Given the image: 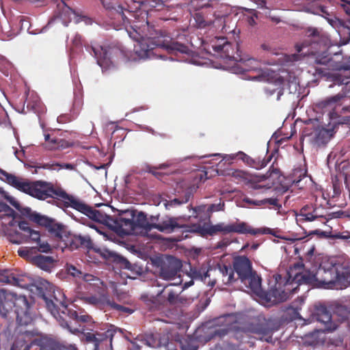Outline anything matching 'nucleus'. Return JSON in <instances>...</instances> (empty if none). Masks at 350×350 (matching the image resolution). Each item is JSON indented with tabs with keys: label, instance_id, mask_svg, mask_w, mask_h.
<instances>
[{
	"label": "nucleus",
	"instance_id": "obj_30",
	"mask_svg": "<svg viewBox=\"0 0 350 350\" xmlns=\"http://www.w3.org/2000/svg\"><path fill=\"white\" fill-rule=\"evenodd\" d=\"M55 167H59V169H66L68 170H76V164L73 163H44L40 165H33L31 166V168H33V170H31L32 174H37L38 169H46L50 170H56Z\"/></svg>",
	"mask_w": 350,
	"mask_h": 350
},
{
	"label": "nucleus",
	"instance_id": "obj_14",
	"mask_svg": "<svg viewBox=\"0 0 350 350\" xmlns=\"http://www.w3.org/2000/svg\"><path fill=\"white\" fill-rule=\"evenodd\" d=\"M23 350H78L75 345H63L50 338H40L27 345Z\"/></svg>",
	"mask_w": 350,
	"mask_h": 350
},
{
	"label": "nucleus",
	"instance_id": "obj_58",
	"mask_svg": "<svg viewBox=\"0 0 350 350\" xmlns=\"http://www.w3.org/2000/svg\"><path fill=\"white\" fill-rule=\"evenodd\" d=\"M258 64V62L254 59H248L246 61V66H250L248 68H245V70H255Z\"/></svg>",
	"mask_w": 350,
	"mask_h": 350
},
{
	"label": "nucleus",
	"instance_id": "obj_64",
	"mask_svg": "<svg viewBox=\"0 0 350 350\" xmlns=\"http://www.w3.org/2000/svg\"><path fill=\"white\" fill-rule=\"evenodd\" d=\"M228 241L222 240L217 243L216 248L220 249L223 247H226L228 245Z\"/></svg>",
	"mask_w": 350,
	"mask_h": 350
},
{
	"label": "nucleus",
	"instance_id": "obj_55",
	"mask_svg": "<svg viewBox=\"0 0 350 350\" xmlns=\"http://www.w3.org/2000/svg\"><path fill=\"white\" fill-rule=\"evenodd\" d=\"M178 295L176 292L170 290L168 293L167 300L170 305L176 304V300L178 298Z\"/></svg>",
	"mask_w": 350,
	"mask_h": 350
},
{
	"label": "nucleus",
	"instance_id": "obj_6",
	"mask_svg": "<svg viewBox=\"0 0 350 350\" xmlns=\"http://www.w3.org/2000/svg\"><path fill=\"white\" fill-rule=\"evenodd\" d=\"M0 175L8 184L33 198L42 200L53 198L57 200L58 206L68 208V204L72 196L67 193L62 188L55 187L51 183L42 180L23 181L15 175L9 174L1 168Z\"/></svg>",
	"mask_w": 350,
	"mask_h": 350
},
{
	"label": "nucleus",
	"instance_id": "obj_23",
	"mask_svg": "<svg viewBox=\"0 0 350 350\" xmlns=\"http://www.w3.org/2000/svg\"><path fill=\"white\" fill-rule=\"evenodd\" d=\"M85 304L92 305L102 310H107L109 304H110V298L106 295L99 296H88L82 298Z\"/></svg>",
	"mask_w": 350,
	"mask_h": 350
},
{
	"label": "nucleus",
	"instance_id": "obj_16",
	"mask_svg": "<svg viewBox=\"0 0 350 350\" xmlns=\"http://www.w3.org/2000/svg\"><path fill=\"white\" fill-rule=\"evenodd\" d=\"M303 133L304 136L314 135L315 144L321 146L326 144L330 140L334 131V127L331 129L319 126L314 128V124H308L304 129Z\"/></svg>",
	"mask_w": 350,
	"mask_h": 350
},
{
	"label": "nucleus",
	"instance_id": "obj_5",
	"mask_svg": "<svg viewBox=\"0 0 350 350\" xmlns=\"http://www.w3.org/2000/svg\"><path fill=\"white\" fill-rule=\"evenodd\" d=\"M312 279L310 271L305 270L302 263L295 262L290 266L284 279L281 275H277L275 286L268 291L261 292L260 297L269 306L285 301L297 291L299 285H310Z\"/></svg>",
	"mask_w": 350,
	"mask_h": 350
},
{
	"label": "nucleus",
	"instance_id": "obj_3",
	"mask_svg": "<svg viewBox=\"0 0 350 350\" xmlns=\"http://www.w3.org/2000/svg\"><path fill=\"white\" fill-rule=\"evenodd\" d=\"M0 283L22 288H27L30 285L29 279L27 275L8 269L0 270ZM29 309L30 305L25 296H18L5 289H0V314L2 317L8 318L14 312L18 324L27 325L33 321Z\"/></svg>",
	"mask_w": 350,
	"mask_h": 350
},
{
	"label": "nucleus",
	"instance_id": "obj_49",
	"mask_svg": "<svg viewBox=\"0 0 350 350\" xmlns=\"http://www.w3.org/2000/svg\"><path fill=\"white\" fill-rule=\"evenodd\" d=\"M36 244L38 250L40 252L48 253L51 250V247L46 241L41 239L40 242L39 241Z\"/></svg>",
	"mask_w": 350,
	"mask_h": 350
},
{
	"label": "nucleus",
	"instance_id": "obj_62",
	"mask_svg": "<svg viewBox=\"0 0 350 350\" xmlns=\"http://www.w3.org/2000/svg\"><path fill=\"white\" fill-rule=\"evenodd\" d=\"M54 137H51V135L47 133L44 134V139L45 142L47 143V147L49 149H50V146H52V139Z\"/></svg>",
	"mask_w": 350,
	"mask_h": 350
},
{
	"label": "nucleus",
	"instance_id": "obj_9",
	"mask_svg": "<svg viewBox=\"0 0 350 350\" xmlns=\"http://www.w3.org/2000/svg\"><path fill=\"white\" fill-rule=\"evenodd\" d=\"M66 247L70 250L77 249H84L87 250V256L90 258L89 261L98 260V257L102 256L96 252L99 248H94L92 241L89 235L82 236L81 234H75L68 233L64 236V241Z\"/></svg>",
	"mask_w": 350,
	"mask_h": 350
},
{
	"label": "nucleus",
	"instance_id": "obj_24",
	"mask_svg": "<svg viewBox=\"0 0 350 350\" xmlns=\"http://www.w3.org/2000/svg\"><path fill=\"white\" fill-rule=\"evenodd\" d=\"M152 215L149 219L147 218L146 215L144 212H139L135 213L134 224L135 231L141 228L144 230L146 232H150L153 227Z\"/></svg>",
	"mask_w": 350,
	"mask_h": 350
},
{
	"label": "nucleus",
	"instance_id": "obj_11",
	"mask_svg": "<svg viewBox=\"0 0 350 350\" xmlns=\"http://www.w3.org/2000/svg\"><path fill=\"white\" fill-rule=\"evenodd\" d=\"M345 92H339L338 94L327 97L314 105L315 110L324 114L327 113V116L331 120H335L338 118V113L336 112V108L340 105V101L345 97Z\"/></svg>",
	"mask_w": 350,
	"mask_h": 350
},
{
	"label": "nucleus",
	"instance_id": "obj_52",
	"mask_svg": "<svg viewBox=\"0 0 350 350\" xmlns=\"http://www.w3.org/2000/svg\"><path fill=\"white\" fill-rule=\"evenodd\" d=\"M135 213H137V211L135 210L127 209L121 211V213H120L118 216H122V218L134 220Z\"/></svg>",
	"mask_w": 350,
	"mask_h": 350
},
{
	"label": "nucleus",
	"instance_id": "obj_56",
	"mask_svg": "<svg viewBox=\"0 0 350 350\" xmlns=\"http://www.w3.org/2000/svg\"><path fill=\"white\" fill-rule=\"evenodd\" d=\"M3 210L5 212L8 213V215L9 216H12L13 217L12 221L10 223V224L11 226H13L14 225V224H13L14 218V216L16 215L15 211L12 208H10L8 204H3Z\"/></svg>",
	"mask_w": 350,
	"mask_h": 350
},
{
	"label": "nucleus",
	"instance_id": "obj_50",
	"mask_svg": "<svg viewBox=\"0 0 350 350\" xmlns=\"http://www.w3.org/2000/svg\"><path fill=\"white\" fill-rule=\"evenodd\" d=\"M67 271L69 275L79 279H81L83 274V272L81 270L72 265H67Z\"/></svg>",
	"mask_w": 350,
	"mask_h": 350
},
{
	"label": "nucleus",
	"instance_id": "obj_28",
	"mask_svg": "<svg viewBox=\"0 0 350 350\" xmlns=\"http://www.w3.org/2000/svg\"><path fill=\"white\" fill-rule=\"evenodd\" d=\"M62 314L65 315L66 318L73 320L76 323H88L92 320V317L90 315L87 314L79 315L76 310L68 308V306L65 304H62Z\"/></svg>",
	"mask_w": 350,
	"mask_h": 350
},
{
	"label": "nucleus",
	"instance_id": "obj_2",
	"mask_svg": "<svg viewBox=\"0 0 350 350\" xmlns=\"http://www.w3.org/2000/svg\"><path fill=\"white\" fill-rule=\"evenodd\" d=\"M190 217V216L170 217L158 215L152 217V221H154L152 229H157L158 231L165 234H170L178 229H182L183 232L197 233L202 237L206 235L213 236L219 232L224 234L234 232L252 235L258 234H272L275 237H278L275 234L276 231L273 229L269 228L254 229L243 221H236L228 224L221 222L215 225L204 223L202 226L199 224H187V222L189 220Z\"/></svg>",
	"mask_w": 350,
	"mask_h": 350
},
{
	"label": "nucleus",
	"instance_id": "obj_19",
	"mask_svg": "<svg viewBox=\"0 0 350 350\" xmlns=\"http://www.w3.org/2000/svg\"><path fill=\"white\" fill-rule=\"evenodd\" d=\"M313 315L317 321L324 325L326 331L332 332L336 329L337 325L332 321L331 312L326 306H317Z\"/></svg>",
	"mask_w": 350,
	"mask_h": 350
},
{
	"label": "nucleus",
	"instance_id": "obj_57",
	"mask_svg": "<svg viewBox=\"0 0 350 350\" xmlns=\"http://www.w3.org/2000/svg\"><path fill=\"white\" fill-rule=\"evenodd\" d=\"M189 303H190L189 299H187L186 297H183L182 296L178 295V298L176 300V304H174V305L177 306H185L187 304H189Z\"/></svg>",
	"mask_w": 350,
	"mask_h": 350
},
{
	"label": "nucleus",
	"instance_id": "obj_46",
	"mask_svg": "<svg viewBox=\"0 0 350 350\" xmlns=\"http://www.w3.org/2000/svg\"><path fill=\"white\" fill-rule=\"evenodd\" d=\"M325 18H326L327 21L332 27L338 31L341 27H343V20H340L336 16L332 18L325 16Z\"/></svg>",
	"mask_w": 350,
	"mask_h": 350
},
{
	"label": "nucleus",
	"instance_id": "obj_63",
	"mask_svg": "<svg viewBox=\"0 0 350 350\" xmlns=\"http://www.w3.org/2000/svg\"><path fill=\"white\" fill-rule=\"evenodd\" d=\"M314 247H312L310 249H309L306 254V258L308 260L310 261L314 254Z\"/></svg>",
	"mask_w": 350,
	"mask_h": 350
},
{
	"label": "nucleus",
	"instance_id": "obj_20",
	"mask_svg": "<svg viewBox=\"0 0 350 350\" xmlns=\"http://www.w3.org/2000/svg\"><path fill=\"white\" fill-rule=\"evenodd\" d=\"M236 158L242 160L246 165L251 167L260 170L267 165L271 159V157H269L267 159H262L260 157L253 158L246 154L243 152L240 151L236 155L231 157V159H234Z\"/></svg>",
	"mask_w": 350,
	"mask_h": 350
},
{
	"label": "nucleus",
	"instance_id": "obj_22",
	"mask_svg": "<svg viewBox=\"0 0 350 350\" xmlns=\"http://www.w3.org/2000/svg\"><path fill=\"white\" fill-rule=\"evenodd\" d=\"M22 215L27 217L31 221L36 222L40 226H44L46 228L50 226L53 219H51L46 216L42 215L36 212H33L29 207L25 208L21 211Z\"/></svg>",
	"mask_w": 350,
	"mask_h": 350
},
{
	"label": "nucleus",
	"instance_id": "obj_42",
	"mask_svg": "<svg viewBox=\"0 0 350 350\" xmlns=\"http://www.w3.org/2000/svg\"><path fill=\"white\" fill-rule=\"evenodd\" d=\"M70 146V144L68 142L54 137L52 139V146H50V149H57V148H66Z\"/></svg>",
	"mask_w": 350,
	"mask_h": 350
},
{
	"label": "nucleus",
	"instance_id": "obj_47",
	"mask_svg": "<svg viewBox=\"0 0 350 350\" xmlns=\"http://www.w3.org/2000/svg\"><path fill=\"white\" fill-rule=\"evenodd\" d=\"M303 219L306 221H312L319 218L324 219V215H317V208H314L312 212L306 214H301Z\"/></svg>",
	"mask_w": 350,
	"mask_h": 350
},
{
	"label": "nucleus",
	"instance_id": "obj_12",
	"mask_svg": "<svg viewBox=\"0 0 350 350\" xmlns=\"http://www.w3.org/2000/svg\"><path fill=\"white\" fill-rule=\"evenodd\" d=\"M56 303L53 300L45 298V303L47 310L57 320L60 325L66 328L72 334H77L80 332V326L74 327L72 325L71 322L66 319V317L62 312L63 301H59L55 298Z\"/></svg>",
	"mask_w": 350,
	"mask_h": 350
},
{
	"label": "nucleus",
	"instance_id": "obj_15",
	"mask_svg": "<svg viewBox=\"0 0 350 350\" xmlns=\"http://www.w3.org/2000/svg\"><path fill=\"white\" fill-rule=\"evenodd\" d=\"M240 331L247 336L255 334L260 340H262L263 337L266 336H269L271 338L273 333V329L265 319L254 320L242 327Z\"/></svg>",
	"mask_w": 350,
	"mask_h": 350
},
{
	"label": "nucleus",
	"instance_id": "obj_41",
	"mask_svg": "<svg viewBox=\"0 0 350 350\" xmlns=\"http://www.w3.org/2000/svg\"><path fill=\"white\" fill-rule=\"evenodd\" d=\"M226 41L227 38L225 37H215L211 40L210 45L215 52L219 53Z\"/></svg>",
	"mask_w": 350,
	"mask_h": 350
},
{
	"label": "nucleus",
	"instance_id": "obj_27",
	"mask_svg": "<svg viewBox=\"0 0 350 350\" xmlns=\"http://www.w3.org/2000/svg\"><path fill=\"white\" fill-rule=\"evenodd\" d=\"M72 14H74V11L66 5L64 0H59L54 12V16L62 19L66 23L70 21Z\"/></svg>",
	"mask_w": 350,
	"mask_h": 350
},
{
	"label": "nucleus",
	"instance_id": "obj_60",
	"mask_svg": "<svg viewBox=\"0 0 350 350\" xmlns=\"http://www.w3.org/2000/svg\"><path fill=\"white\" fill-rule=\"evenodd\" d=\"M19 228L25 232L27 234L31 230V228L29 226V224L27 221H23L18 223Z\"/></svg>",
	"mask_w": 350,
	"mask_h": 350
},
{
	"label": "nucleus",
	"instance_id": "obj_29",
	"mask_svg": "<svg viewBox=\"0 0 350 350\" xmlns=\"http://www.w3.org/2000/svg\"><path fill=\"white\" fill-rule=\"evenodd\" d=\"M114 221L122 234L129 235L135 233L134 220L122 218V216H117Z\"/></svg>",
	"mask_w": 350,
	"mask_h": 350
},
{
	"label": "nucleus",
	"instance_id": "obj_7",
	"mask_svg": "<svg viewBox=\"0 0 350 350\" xmlns=\"http://www.w3.org/2000/svg\"><path fill=\"white\" fill-rule=\"evenodd\" d=\"M308 33L307 38L296 45L297 51L307 57L308 64L315 68L317 73L325 75L327 69L319 66H331L332 57L316 29H308Z\"/></svg>",
	"mask_w": 350,
	"mask_h": 350
},
{
	"label": "nucleus",
	"instance_id": "obj_35",
	"mask_svg": "<svg viewBox=\"0 0 350 350\" xmlns=\"http://www.w3.org/2000/svg\"><path fill=\"white\" fill-rule=\"evenodd\" d=\"M219 271L222 276V282L225 284H230L237 279L234 278L233 267L223 265L219 266Z\"/></svg>",
	"mask_w": 350,
	"mask_h": 350
},
{
	"label": "nucleus",
	"instance_id": "obj_33",
	"mask_svg": "<svg viewBox=\"0 0 350 350\" xmlns=\"http://www.w3.org/2000/svg\"><path fill=\"white\" fill-rule=\"evenodd\" d=\"M49 232L59 241H64V236L67 234L64 226L58 224L55 219L52 220L50 226L46 228Z\"/></svg>",
	"mask_w": 350,
	"mask_h": 350
},
{
	"label": "nucleus",
	"instance_id": "obj_34",
	"mask_svg": "<svg viewBox=\"0 0 350 350\" xmlns=\"http://www.w3.org/2000/svg\"><path fill=\"white\" fill-rule=\"evenodd\" d=\"M307 177V171L301 167H297L293 170L292 173L289 175V178L293 185H295L299 188L303 187L301 182Z\"/></svg>",
	"mask_w": 350,
	"mask_h": 350
},
{
	"label": "nucleus",
	"instance_id": "obj_21",
	"mask_svg": "<svg viewBox=\"0 0 350 350\" xmlns=\"http://www.w3.org/2000/svg\"><path fill=\"white\" fill-rule=\"evenodd\" d=\"M219 210L218 208H216V205L215 204L200 205L193 208V216L195 218H198L200 221L206 219L210 221L212 213Z\"/></svg>",
	"mask_w": 350,
	"mask_h": 350
},
{
	"label": "nucleus",
	"instance_id": "obj_61",
	"mask_svg": "<svg viewBox=\"0 0 350 350\" xmlns=\"http://www.w3.org/2000/svg\"><path fill=\"white\" fill-rule=\"evenodd\" d=\"M332 237L334 239H344V240L350 239V236L348 235V234L347 235H345L344 232L336 233V234L332 235ZM348 243L350 244V240L348 241Z\"/></svg>",
	"mask_w": 350,
	"mask_h": 350
},
{
	"label": "nucleus",
	"instance_id": "obj_51",
	"mask_svg": "<svg viewBox=\"0 0 350 350\" xmlns=\"http://www.w3.org/2000/svg\"><path fill=\"white\" fill-rule=\"evenodd\" d=\"M265 92L268 96H272L275 93L277 94V100H280V96L283 94V89L280 87L275 88H265Z\"/></svg>",
	"mask_w": 350,
	"mask_h": 350
},
{
	"label": "nucleus",
	"instance_id": "obj_4",
	"mask_svg": "<svg viewBox=\"0 0 350 350\" xmlns=\"http://www.w3.org/2000/svg\"><path fill=\"white\" fill-rule=\"evenodd\" d=\"M310 285L324 288H341L350 284V261L342 256L322 257L317 270L310 271Z\"/></svg>",
	"mask_w": 350,
	"mask_h": 350
},
{
	"label": "nucleus",
	"instance_id": "obj_8",
	"mask_svg": "<svg viewBox=\"0 0 350 350\" xmlns=\"http://www.w3.org/2000/svg\"><path fill=\"white\" fill-rule=\"evenodd\" d=\"M234 273L236 272L238 279L245 284L254 293L261 294V278L252 269L250 259L245 256L235 257L232 262Z\"/></svg>",
	"mask_w": 350,
	"mask_h": 350
},
{
	"label": "nucleus",
	"instance_id": "obj_31",
	"mask_svg": "<svg viewBox=\"0 0 350 350\" xmlns=\"http://www.w3.org/2000/svg\"><path fill=\"white\" fill-rule=\"evenodd\" d=\"M192 196V189L191 188H187L183 191V195H179L178 198H176L172 200L167 201V202L165 203V206L166 208L169 209L172 206L187 203Z\"/></svg>",
	"mask_w": 350,
	"mask_h": 350
},
{
	"label": "nucleus",
	"instance_id": "obj_40",
	"mask_svg": "<svg viewBox=\"0 0 350 350\" xmlns=\"http://www.w3.org/2000/svg\"><path fill=\"white\" fill-rule=\"evenodd\" d=\"M350 71L345 70L342 74H336L334 76V83L338 85H347L350 82Z\"/></svg>",
	"mask_w": 350,
	"mask_h": 350
},
{
	"label": "nucleus",
	"instance_id": "obj_39",
	"mask_svg": "<svg viewBox=\"0 0 350 350\" xmlns=\"http://www.w3.org/2000/svg\"><path fill=\"white\" fill-rule=\"evenodd\" d=\"M170 166V163H164L159 164L158 166H151V165H147L146 167V171L150 174H152L153 176L157 177V178H160L161 176L163 175V173L157 172L158 170H165L168 168Z\"/></svg>",
	"mask_w": 350,
	"mask_h": 350
},
{
	"label": "nucleus",
	"instance_id": "obj_44",
	"mask_svg": "<svg viewBox=\"0 0 350 350\" xmlns=\"http://www.w3.org/2000/svg\"><path fill=\"white\" fill-rule=\"evenodd\" d=\"M233 50L232 44L227 40L219 53H221L225 57L231 59L234 57Z\"/></svg>",
	"mask_w": 350,
	"mask_h": 350
},
{
	"label": "nucleus",
	"instance_id": "obj_36",
	"mask_svg": "<svg viewBox=\"0 0 350 350\" xmlns=\"http://www.w3.org/2000/svg\"><path fill=\"white\" fill-rule=\"evenodd\" d=\"M193 18L196 21V25L198 28H206L210 27L213 24V21L211 19H206L204 16L200 13H196Z\"/></svg>",
	"mask_w": 350,
	"mask_h": 350
},
{
	"label": "nucleus",
	"instance_id": "obj_53",
	"mask_svg": "<svg viewBox=\"0 0 350 350\" xmlns=\"http://www.w3.org/2000/svg\"><path fill=\"white\" fill-rule=\"evenodd\" d=\"M146 3L151 8H161L164 5L163 0H145Z\"/></svg>",
	"mask_w": 350,
	"mask_h": 350
},
{
	"label": "nucleus",
	"instance_id": "obj_48",
	"mask_svg": "<svg viewBox=\"0 0 350 350\" xmlns=\"http://www.w3.org/2000/svg\"><path fill=\"white\" fill-rule=\"evenodd\" d=\"M81 279L90 285H98V282H100V280L98 278L90 273H83Z\"/></svg>",
	"mask_w": 350,
	"mask_h": 350
},
{
	"label": "nucleus",
	"instance_id": "obj_1",
	"mask_svg": "<svg viewBox=\"0 0 350 350\" xmlns=\"http://www.w3.org/2000/svg\"><path fill=\"white\" fill-rule=\"evenodd\" d=\"M110 12L114 18L123 25L131 24V30L127 29V32L130 38L136 41V44H134L133 53L118 46H92L97 64L103 70L114 68L119 62H136L158 56L157 51L161 49L174 55L179 61L188 60L191 53L189 47L172 41L165 31L150 27L147 21H144L142 25L136 21V18L133 21L125 14L120 5L113 8ZM126 12L131 16L135 17V14L131 12L126 10Z\"/></svg>",
	"mask_w": 350,
	"mask_h": 350
},
{
	"label": "nucleus",
	"instance_id": "obj_25",
	"mask_svg": "<svg viewBox=\"0 0 350 350\" xmlns=\"http://www.w3.org/2000/svg\"><path fill=\"white\" fill-rule=\"evenodd\" d=\"M29 239L35 243L40 242L41 237L39 232L31 230L27 235L23 236L21 233L16 232L14 236H10V241L12 243L21 244L23 242H27Z\"/></svg>",
	"mask_w": 350,
	"mask_h": 350
},
{
	"label": "nucleus",
	"instance_id": "obj_13",
	"mask_svg": "<svg viewBox=\"0 0 350 350\" xmlns=\"http://www.w3.org/2000/svg\"><path fill=\"white\" fill-rule=\"evenodd\" d=\"M96 252L99 254L103 259L111 260L119 265L121 269L129 270L133 275H141L143 271L142 267L131 263L126 258L107 249H98L96 250Z\"/></svg>",
	"mask_w": 350,
	"mask_h": 350
},
{
	"label": "nucleus",
	"instance_id": "obj_10",
	"mask_svg": "<svg viewBox=\"0 0 350 350\" xmlns=\"http://www.w3.org/2000/svg\"><path fill=\"white\" fill-rule=\"evenodd\" d=\"M68 207H71L85 215L92 220L101 224H107L111 219L106 213L93 208L79 200L76 199L72 196L68 204Z\"/></svg>",
	"mask_w": 350,
	"mask_h": 350
},
{
	"label": "nucleus",
	"instance_id": "obj_17",
	"mask_svg": "<svg viewBox=\"0 0 350 350\" xmlns=\"http://www.w3.org/2000/svg\"><path fill=\"white\" fill-rule=\"evenodd\" d=\"M182 267L181 261L170 256L161 265L159 276L165 280H170L176 278Z\"/></svg>",
	"mask_w": 350,
	"mask_h": 350
},
{
	"label": "nucleus",
	"instance_id": "obj_43",
	"mask_svg": "<svg viewBox=\"0 0 350 350\" xmlns=\"http://www.w3.org/2000/svg\"><path fill=\"white\" fill-rule=\"evenodd\" d=\"M108 310H115L120 312L129 313L131 314L133 310L129 308L123 306L122 305L118 304L114 302L113 300L110 299V304L108 306Z\"/></svg>",
	"mask_w": 350,
	"mask_h": 350
},
{
	"label": "nucleus",
	"instance_id": "obj_59",
	"mask_svg": "<svg viewBox=\"0 0 350 350\" xmlns=\"http://www.w3.org/2000/svg\"><path fill=\"white\" fill-rule=\"evenodd\" d=\"M232 177H234L237 179H243L245 177V173L242 170H234L230 174Z\"/></svg>",
	"mask_w": 350,
	"mask_h": 350
},
{
	"label": "nucleus",
	"instance_id": "obj_32",
	"mask_svg": "<svg viewBox=\"0 0 350 350\" xmlns=\"http://www.w3.org/2000/svg\"><path fill=\"white\" fill-rule=\"evenodd\" d=\"M33 260L36 266L44 271H50L53 267L54 260L51 256L38 255L33 258Z\"/></svg>",
	"mask_w": 350,
	"mask_h": 350
},
{
	"label": "nucleus",
	"instance_id": "obj_45",
	"mask_svg": "<svg viewBox=\"0 0 350 350\" xmlns=\"http://www.w3.org/2000/svg\"><path fill=\"white\" fill-rule=\"evenodd\" d=\"M349 213L344 211H338L335 212H332L324 216V219L327 221L330 219H334V218H345V217H349Z\"/></svg>",
	"mask_w": 350,
	"mask_h": 350
},
{
	"label": "nucleus",
	"instance_id": "obj_38",
	"mask_svg": "<svg viewBox=\"0 0 350 350\" xmlns=\"http://www.w3.org/2000/svg\"><path fill=\"white\" fill-rule=\"evenodd\" d=\"M85 338L87 342H93L94 345V350H98V345L100 342H102L105 337L103 334H93L90 332H88L85 334Z\"/></svg>",
	"mask_w": 350,
	"mask_h": 350
},
{
	"label": "nucleus",
	"instance_id": "obj_37",
	"mask_svg": "<svg viewBox=\"0 0 350 350\" xmlns=\"http://www.w3.org/2000/svg\"><path fill=\"white\" fill-rule=\"evenodd\" d=\"M336 313L339 317L338 320L342 323L346 322L350 328V309L346 306H340L337 308Z\"/></svg>",
	"mask_w": 350,
	"mask_h": 350
},
{
	"label": "nucleus",
	"instance_id": "obj_26",
	"mask_svg": "<svg viewBox=\"0 0 350 350\" xmlns=\"http://www.w3.org/2000/svg\"><path fill=\"white\" fill-rule=\"evenodd\" d=\"M243 202L245 203L256 206H272L275 210H279L281 205L279 204L277 198H267L260 200H254L250 198L245 197L243 198Z\"/></svg>",
	"mask_w": 350,
	"mask_h": 350
},
{
	"label": "nucleus",
	"instance_id": "obj_54",
	"mask_svg": "<svg viewBox=\"0 0 350 350\" xmlns=\"http://www.w3.org/2000/svg\"><path fill=\"white\" fill-rule=\"evenodd\" d=\"M338 5L342 8L346 14L350 16V1L340 0Z\"/></svg>",
	"mask_w": 350,
	"mask_h": 350
},
{
	"label": "nucleus",
	"instance_id": "obj_18",
	"mask_svg": "<svg viewBox=\"0 0 350 350\" xmlns=\"http://www.w3.org/2000/svg\"><path fill=\"white\" fill-rule=\"evenodd\" d=\"M136 339L142 344L152 348H158L164 346L166 347L168 350H176L175 349H170L169 339L165 334L162 335L159 333H146L143 335L137 336Z\"/></svg>",
	"mask_w": 350,
	"mask_h": 350
}]
</instances>
